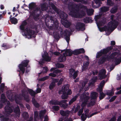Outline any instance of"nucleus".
I'll list each match as a JSON object with an SVG mask.
<instances>
[{
    "mask_svg": "<svg viewBox=\"0 0 121 121\" xmlns=\"http://www.w3.org/2000/svg\"><path fill=\"white\" fill-rule=\"evenodd\" d=\"M32 102L33 104L36 108H38L40 107V105L37 102L33 97L32 98Z\"/></svg>",
    "mask_w": 121,
    "mask_h": 121,
    "instance_id": "nucleus-22",
    "label": "nucleus"
},
{
    "mask_svg": "<svg viewBox=\"0 0 121 121\" xmlns=\"http://www.w3.org/2000/svg\"><path fill=\"white\" fill-rule=\"evenodd\" d=\"M63 88L62 90L64 91V93H66V91L68 90L69 89V87L68 86V85H64L63 86Z\"/></svg>",
    "mask_w": 121,
    "mask_h": 121,
    "instance_id": "nucleus-43",
    "label": "nucleus"
},
{
    "mask_svg": "<svg viewBox=\"0 0 121 121\" xmlns=\"http://www.w3.org/2000/svg\"><path fill=\"white\" fill-rule=\"evenodd\" d=\"M84 22L86 23H88L90 22L92 23L93 22V21L91 17H86L84 18L83 20Z\"/></svg>",
    "mask_w": 121,
    "mask_h": 121,
    "instance_id": "nucleus-23",
    "label": "nucleus"
},
{
    "mask_svg": "<svg viewBox=\"0 0 121 121\" xmlns=\"http://www.w3.org/2000/svg\"><path fill=\"white\" fill-rule=\"evenodd\" d=\"M69 77L71 78L73 77L74 79H75L78 76V71H76L72 68H71L69 69Z\"/></svg>",
    "mask_w": 121,
    "mask_h": 121,
    "instance_id": "nucleus-9",
    "label": "nucleus"
},
{
    "mask_svg": "<svg viewBox=\"0 0 121 121\" xmlns=\"http://www.w3.org/2000/svg\"><path fill=\"white\" fill-rule=\"evenodd\" d=\"M73 54L75 55H77L80 54L78 50H76L73 51Z\"/></svg>",
    "mask_w": 121,
    "mask_h": 121,
    "instance_id": "nucleus-57",
    "label": "nucleus"
},
{
    "mask_svg": "<svg viewBox=\"0 0 121 121\" xmlns=\"http://www.w3.org/2000/svg\"><path fill=\"white\" fill-rule=\"evenodd\" d=\"M113 48L112 46L108 47L106 48L101 50L97 53L96 58H99L98 61L99 65H100L104 64L107 61H108L106 54L110 51L112 50Z\"/></svg>",
    "mask_w": 121,
    "mask_h": 121,
    "instance_id": "nucleus-2",
    "label": "nucleus"
},
{
    "mask_svg": "<svg viewBox=\"0 0 121 121\" xmlns=\"http://www.w3.org/2000/svg\"><path fill=\"white\" fill-rule=\"evenodd\" d=\"M87 116H84V114H82L81 116L82 120L83 121H85L86 119Z\"/></svg>",
    "mask_w": 121,
    "mask_h": 121,
    "instance_id": "nucleus-54",
    "label": "nucleus"
},
{
    "mask_svg": "<svg viewBox=\"0 0 121 121\" xmlns=\"http://www.w3.org/2000/svg\"><path fill=\"white\" fill-rule=\"evenodd\" d=\"M10 106V104L9 103H7V105L5 107L4 112L6 114L9 115L13 112V108Z\"/></svg>",
    "mask_w": 121,
    "mask_h": 121,
    "instance_id": "nucleus-10",
    "label": "nucleus"
},
{
    "mask_svg": "<svg viewBox=\"0 0 121 121\" xmlns=\"http://www.w3.org/2000/svg\"><path fill=\"white\" fill-rule=\"evenodd\" d=\"M74 2H76L77 3L80 2L83 4H86L87 3L86 1L84 0H73Z\"/></svg>",
    "mask_w": 121,
    "mask_h": 121,
    "instance_id": "nucleus-39",
    "label": "nucleus"
},
{
    "mask_svg": "<svg viewBox=\"0 0 121 121\" xmlns=\"http://www.w3.org/2000/svg\"><path fill=\"white\" fill-rule=\"evenodd\" d=\"M0 118L1 121H9V118L1 114H0Z\"/></svg>",
    "mask_w": 121,
    "mask_h": 121,
    "instance_id": "nucleus-26",
    "label": "nucleus"
},
{
    "mask_svg": "<svg viewBox=\"0 0 121 121\" xmlns=\"http://www.w3.org/2000/svg\"><path fill=\"white\" fill-rule=\"evenodd\" d=\"M90 98L89 96L82 94L80 96V99L82 102L81 104V107H85L87 104V102Z\"/></svg>",
    "mask_w": 121,
    "mask_h": 121,
    "instance_id": "nucleus-8",
    "label": "nucleus"
},
{
    "mask_svg": "<svg viewBox=\"0 0 121 121\" xmlns=\"http://www.w3.org/2000/svg\"><path fill=\"white\" fill-rule=\"evenodd\" d=\"M85 24L81 22H78L76 24V29L79 30L84 31L85 30Z\"/></svg>",
    "mask_w": 121,
    "mask_h": 121,
    "instance_id": "nucleus-11",
    "label": "nucleus"
},
{
    "mask_svg": "<svg viewBox=\"0 0 121 121\" xmlns=\"http://www.w3.org/2000/svg\"><path fill=\"white\" fill-rule=\"evenodd\" d=\"M59 107L58 106L55 105L52 106V109L55 111H58L59 110Z\"/></svg>",
    "mask_w": 121,
    "mask_h": 121,
    "instance_id": "nucleus-53",
    "label": "nucleus"
},
{
    "mask_svg": "<svg viewBox=\"0 0 121 121\" xmlns=\"http://www.w3.org/2000/svg\"><path fill=\"white\" fill-rule=\"evenodd\" d=\"M51 6L52 9L59 15L62 21L67 19L68 15L66 13L62 11H59V9L53 4H51Z\"/></svg>",
    "mask_w": 121,
    "mask_h": 121,
    "instance_id": "nucleus-4",
    "label": "nucleus"
},
{
    "mask_svg": "<svg viewBox=\"0 0 121 121\" xmlns=\"http://www.w3.org/2000/svg\"><path fill=\"white\" fill-rule=\"evenodd\" d=\"M58 80L59 79L58 78H53V81L51 83L49 86V88L50 90H52L55 87L56 83L57 82Z\"/></svg>",
    "mask_w": 121,
    "mask_h": 121,
    "instance_id": "nucleus-13",
    "label": "nucleus"
},
{
    "mask_svg": "<svg viewBox=\"0 0 121 121\" xmlns=\"http://www.w3.org/2000/svg\"><path fill=\"white\" fill-rule=\"evenodd\" d=\"M25 26L21 25L20 26V29L22 32L26 31V33H25V36L27 37L28 39L31 38L32 37L35 38V36L34 35L35 33V32L34 30H31L30 28L26 27L25 29Z\"/></svg>",
    "mask_w": 121,
    "mask_h": 121,
    "instance_id": "nucleus-3",
    "label": "nucleus"
},
{
    "mask_svg": "<svg viewBox=\"0 0 121 121\" xmlns=\"http://www.w3.org/2000/svg\"><path fill=\"white\" fill-rule=\"evenodd\" d=\"M68 56H72L73 54V52H72L71 49H69L68 51Z\"/></svg>",
    "mask_w": 121,
    "mask_h": 121,
    "instance_id": "nucleus-61",
    "label": "nucleus"
},
{
    "mask_svg": "<svg viewBox=\"0 0 121 121\" xmlns=\"http://www.w3.org/2000/svg\"><path fill=\"white\" fill-rule=\"evenodd\" d=\"M1 47L4 48V49L6 50L10 48L11 46L10 45L6 43H4L1 46Z\"/></svg>",
    "mask_w": 121,
    "mask_h": 121,
    "instance_id": "nucleus-27",
    "label": "nucleus"
},
{
    "mask_svg": "<svg viewBox=\"0 0 121 121\" xmlns=\"http://www.w3.org/2000/svg\"><path fill=\"white\" fill-rule=\"evenodd\" d=\"M98 96V94L95 92L93 91L91 92L90 95L91 100H96Z\"/></svg>",
    "mask_w": 121,
    "mask_h": 121,
    "instance_id": "nucleus-19",
    "label": "nucleus"
},
{
    "mask_svg": "<svg viewBox=\"0 0 121 121\" xmlns=\"http://www.w3.org/2000/svg\"><path fill=\"white\" fill-rule=\"evenodd\" d=\"M82 108L79 110V111L78 112V116H80L81 115L83 112V109L84 107H82Z\"/></svg>",
    "mask_w": 121,
    "mask_h": 121,
    "instance_id": "nucleus-51",
    "label": "nucleus"
},
{
    "mask_svg": "<svg viewBox=\"0 0 121 121\" xmlns=\"http://www.w3.org/2000/svg\"><path fill=\"white\" fill-rule=\"evenodd\" d=\"M56 66L58 68H63L65 67V65L61 63H58L56 65Z\"/></svg>",
    "mask_w": 121,
    "mask_h": 121,
    "instance_id": "nucleus-40",
    "label": "nucleus"
},
{
    "mask_svg": "<svg viewBox=\"0 0 121 121\" xmlns=\"http://www.w3.org/2000/svg\"><path fill=\"white\" fill-rule=\"evenodd\" d=\"M42 57L43 58L45 61L47 62L50 61L51 60V58L48 55H43L42 56Z\"/></svg>",
    "mask_w": 121,
    "mask_h": 121,
    "instance_id": "nucleus-28",
    "label": "nucleus"
},
{
    "mask_svg": "<svg viewBox=\"0 0 121 121\" xmlns=\"http://www.w3.org/2000/svg\"><path fill=\"white\" fill-rule=\"evenodd\" d=\"M29 62L28 60H25L22 61L21 63L19 64L18 66L20 70L17 71L19 73L21 71L22 74H23L25 71V67H26L28 66Z\"/></svg>",
    "mask_w": 121,
    "mask_h": 121,
    "instance_id": "nucleus-6",
    "label": "nucleus"
},
{
    "mask_svg": "<svg viewBox=\"0 0 121 121\" xmlns=\"http://www.w3.org/2000/svg\"><path fill=\"white\" fill-rule=\"evenodd\" d=\"M105 29L106 31H107L108 32L110 31L111 32H112L115 30L113 29V27L109 23L108 24V27L105 26L102 27V28L103 29H105Z\"/></svg>",
    "mask_w": 121,
    "mask_h": 121,
    "instance_id": "nucleus-17",
    "label": "nucleus"
},
{
    "mask_svg": "<svg viewBox=\"0 0 121 121\" xmlns=\"http://www.w3.org/2000/svg\"><path fill=\"white\" fill-rule=\"evenodd\" d=\"M10 20L11 23L14 24H16L18 22L17 19L16 18L14 17L11 18Z\"/></svg>",
    "mask_w": 121,
    "mask_h": 121,
    "instance_id": "nucleus-34",
    "label": "nucleus"
},
{
    "mask_svg": "<svg viewBox=\"0 0 121 121\" xmlns=\"http://www.w3.org/2000/svg\"><path fill=\"white\" fill-rule=\"evenodd\" d=\"M28 91L32 96H34L36 94L35 92L32 89H28Z\"/></svg>",
    "mask_w": 121,
    "mask_h": 121,
    "instance_id": "nucleus-37",
    "label": "nucleus"
},
{
    "mask_svg": "<svg viewBox=\"0 0 121 121\" xmlns=\"http://www.w3.org/2000/svg\"><path fill=\"white\" fill-rule=\"evenodd\" d=\"M13 112L18 117L20 116L21 112L19 107L17 105L13 109Z\"/></svg>",
    "mask_w": 121,
    "mask_h": 121,
    "instance_id": "nucleus-18",
    "label": "nucleus"
},
{
    "mask_svg": "<svg viewBox=\"0 0 121 121\" xmlns=\"http://www.w3.org/2000/svg\"><path fill=\"white\" fill-rule=\"evenodd\" d=\"M5 86L4 83H2L0 86V89L1 91L4 90V88Z\"/></svg>",
    "mask_w": 121,
    "mask_h": 121,
    "instance_id": "nucleus-59",
    "label": "nucleus"
},
{
    "mask_svg": "<svg viewBox=\"0 0 121 121\" xmlns=\"http://www.w3.org/2000/svg\"><path fill=\"white\" fill-rule=\"evenodd\" d=\"M48 78L49 77L47 76L41 78L39 80L40 81H43L48 79Z\"/></svg>",
    "mask_w": 121,
    "mask_h": 121,
    "instance_id": "nucleus-58",
    "label": "nucleus"
},
{
    "mask_svg": "<svg viewBox=\"0 0 121 121\" xmlns=\"http://www.w3.org/2000/svg\"><path fill=\"white\" fill-rule=\"evenodd\" d=\"M15 100L16 101V103L17 104H18L20 106L21 108H24V106L22 104L20 103L19 102L17 101L16 99H15Z\"/></svg>",
    "mask_w": 121,
    "mask_h": 121,
    "instance_id": "nucleus-63",
    "label": "nucleus"
},
{
    "mask_svg": "<svg viewBox=\"0 0 121 121\" xmlns=\"http://www.w3.org/2000/svg\"><path fill=\"white\" fill-rule=\"evenodd\" d=\"M25 90H23L21 91L22 93L20 95L22 96V97L25 96V95H26V94Z\"/></svg>",
    "mask_w": 121,
    "mask_h": 121,
    "instance_id": "nucleus-56",
    "label": "nucleus"
},
{
    "mask_svg": "<svg viewBox=\"0 0 121 121\" xmlns=\"http://www.w3.org/2000/svg\"><path fill=\"white\" fill-rule=\"evenodd\" d=\"M114 59L115 60L114 62L116 65L119 64L121 62V57L118 58L115 57Z\"/></svg>",
    "mask_w": 121,
    "mask_h": 121,
    "instance_id": "nucleus-35",
    "label": "nucleus"
},
{
    "mask_svg": "<svg viewBox=\"0 0 121 121\" xmlns=\"http://www.w3.org/2000/svg\"><path fill=\"white\" fill-rule=\"evenodd\" d=\"M1 100L0 102L3 103H4L6 102L7 100L5 98V95L4 93L2 94L1 95Z\"/></svg>",
    "mask_w": 121,
    "mask_h": 121,
    "instance_id": "nucleus-30",
    "label": "nucleus"
},
{
    "mask_svg": "<svg viewBox=\"0 0 121 121\" xmlns=\"http://www.w3.org/2000/svg\"><path fill=\"white\" fill-rule=\"evenodd\" d=\"M36 7L35 4L33 2L30 4L29 5V8L30 9L33 10Z\"/></svg>",
    "mask_w": 121,
    "mask_h": 121,
    "instance_id": "nucleus-36",
    "label": "nucleus"
},
{
    "mask_svg": "<svg viewBox=\"0 0 121 121\" xmlns=\"http://www.w3.org/2000/svg\"><path fill=\"white\" fill-rule=\"evenodd\" d=\"M70 38L69 36L66 35L65 37V39L67 42L68 44H69V41Z\"/></svg>",
    "mask_w": 121,
    "mask_h": 121,
    "instance_id": "nucleus-62",
    "label": "nucleus"
},
{
    "mask_svg": "<svg viewBox=\"0 0 121 121\" xmlns=\"http://www.w3.org/2000/svg\"><path fill=\"white\" fill-rule=\"evenodd\" d=\"M118 10V8L117 6H113L110 10V12L112 13H116Z\"/></svg>",
    "mask_w": 121,
    "mask_h": 121,
    "instance_id": "nucleus-32",
    "label": "nucleus"
},
{
    "mask_svg": "<svg viewBox=\"0 0 121 121\" xmlns=\"http://www.w3.org/2000/svg\"><path fill=\"white\" fill-rule=\"evenodd\" d=\"M105 73L106 71L104 69H102L99 71L98 75L100 80L106 77Z\"/></svg>",
    "mask_w": 121,
    "mask_h": 121,
    "instance_id": "nucleus-14",
    "label": "nucleus"
},
{
    "mask_svg": "<svg viewBox=\"0 0 121 121\" xmlns=\"http://www.w3.org/2000/svg\"><path fill=\"white\" fill-rule=\"evenodd\" d=\"M83 6L81 4L74 5L72 4H68V7L70 11L69 14L76 18H81L84 17L86 15L85 11L81 10L80 13L79 12L80 8H82Z\"/></svg>",
    "mask_w": 121,
    "mask_h": 121,
    "instance_id": "nucleus-1",
    "label": "nucleus"
},
{
    "mask_svg": "<svg viewBox=\"0 0 121 121\" xmlns=\"http://www.w3.org/2000/svg\"><path fill=\"white\" fill-rule=\"evenodd\" d=\"M107 4L108 5L110 6H112L114 4L112 0H107Z\"/></svg>",
    "mask_w": 121,
    "mask_h": 121,
    "instance_id": "nucleus-46",
    "label": "nucleus"
},
{
    "mask_svg": "<svg viewBox=\"0 0 121 121\" xmlns=\"http://www.w3.org/2000/svg\"><path fill=\"white\" fill-rule=\"evenodd\" d=\"M26 20L27 22V24H30L31 26V29H37V26L35 24L33 20L29 19H28Z\"/></svg>",
    "mask_w": 121,
    "mask_h": 121,
    "instance_id": "nucleus-12",
    "label": "nucleus"
},
{
    "mask_svg": "<svg viewBox=\"0 0 121 121\" xmlns=\"http://www.w3.org/2000/svg\"><path fill=\"white\" fill-rule=\"evenodd\" d=\"M64 80V79L62 78H61L60 80H58L57 82V85L58 86L60 85L62 83V82H63Z\"/></svg>",
    "mask_w": 121,
    "mask_h": 121,
    "instance_id": "nucleus-55",
    "label": "nucleus"
},
{
    "mask_svg": "<svg viewBox=\"0 0 121 121\" xmlns=\"http://www.w3.org/2000/svg\"><path fill=\"white\" fill-rule=\"evenodd\" d=\"M96 4V5H94V3L92 2V6L94 8H98L101 6V4H102L101 1V0H94Z\"/></svg>",
    "mask_w": 121,
    "mask_h": 121,
    "instance_id": "nucleus-15",
    "label": "nucleus"
},
{
    "mask_svg": "<svg viewBox=\"0 0 121 121\" xmlns=\"http://www.w3.org/2000/svg\"><path fill=\"white\" fill-rule=\"evenodd\" d=\"M23 117L26 120L29 118L28 113L27 112H24L23 114Z\"/></svg>",
    "mask_w": 121,
    "mask_h": 121,
    "instance_id": "nucleus-42",
    "label": "nucleus"
},
{
    "mask_svg": "<svg viewBox=\"0 0 121 121\" xmlns=\"http://www.w3.org/2000/svg\"><path fill=\"white\" fill-rule=\"evenodd\" d=\"M106 56L108 61L110 59H113L114 58V57L112 54L109 56H108V55H107L106 54Z\"/></svg>",
    "mask_w": 121,
    "mask_h": 121,
    "instance_id": "nucleus-50",
    "label": "nucleus"
},
{
    "mask_svg": "<svg viewBox=\"0 0 121 121\" xmlns=\"http://www.w3.org/2000/svg\"><path fill=\"white\" fill-rule=\"evenodd\" d=\"M67 101L66 100H61L60 101L57 100H53L50 101L49 103L52 105H59L61 107L65 109L68 106V104L66 103Z\"/></svg>",
    "mask_w": 121,
    "mask_h": 121,
    "instance_id": "nucleus-5",
    "label": "nucleus"
},
{
    "mask_svg": "<svg viewBox=\"0 0 121 121\" xmlns=\"http://www.w3.org/2000/svg\"><path fill=\"white\" fill-rule=\"evenodd\" d=\"M62 22H63L62 24L65 27L68 28L70 27L71 25L70 22L67 20V19L62 21Z\"/></svg>",
    "mask_w": 121,
    "mask_h": 121,
    "instance_id": "nucleus-20",
    "label": "nucleus"
},
{
    "mask_svg": "<svg viewBox=\"0 0 121 121\" xmlns=\"http://www.w3.org/2000/svg\"><path fill=\"white\" fill-rule=\"evenodd\" d=\"M101 16L100 15H98L95 16L94 18L96 22V23L98 22V20L100 19L101 17Z\"/></svg>",
    "mask_w": 121,
    "mask_h": 121,
    "instance_id": "nucleus-48",
    "label": "nucleus"
},
{
    "mask_svg": "<svg viewBox=\"0 0 121 121\" xmlns=\"http://www.w3.org/2000/svg\"><path fill=\"white\" fill-rule=\"evenodd\" d=\"M117 97V96L116 95L112 96L109 100V102H111L113 101Z\"/></svg>",
    "mask_w": 121,
    "mask_h": 121,
    "instance_id": "nucleus-60",
    "label": "nucleus"
},
{
    "mask_svg": "<svg viewBox=\"0 0 121 121\" xmlns=\"http://www.w3.org/2000/svg\"><path fill=\"white\" fill-rule=\"evenodd\" d=\"M109 23L110 25L115 29L117 27L119 24V22L117 20L114 19L112 21L109 22Z\"/></svg>",
    "mask_w": 121,
    "mask_h": 121,
    "instance_id": "nucleus-16",
    "label": "nucleus"
},
{
    "mask_svg": "<svg viewBox=\"0 0 121 121\" xmlns=\"http://www.w3.org/2000/svg\"><path fill=\"white\" fill-rule=\"evenodd\" d=\"M70 113V111L68 110L65 111H64L63 110H61L60 112V114L63 116H66L67 114L68 115Z\"/></svg>",
    "mask_w": 121,
    "mask_h": 121,
    "instance_id": "nucleus-24",
    "label": "nucleus"
},
{
    "mask_svg": "<svg viewBox=\"0 0 121 121\" xmlns=\"http://www.w3.org/2000/svg\"><path fill=\"white\" fill-rule=\"evenodd\" d=\"M96 104V100H91L89 102L87 103V106L90 107Z\"/></svg>",
    "mask_w": 121,
    "mask_h": 121,
    "instance_id": "nucleus-25",
    "label": "nucleus"
},
{
    "mask_svg": "<svg viewBox=\"0 0 121 121\" xmlns=\"http://www.w3.org/2000/svg\"><path fill=\"white\" fill-rule=\"evenodd\" d=\"M40 8H39L38 7H37L35 9L33 10V11L32 12V13L33 14L35 15V13H36L38 11H40Z\"/></svg>",
    "mask_w": 121,
    "mask_h": 121,
    "instance_id": "nucleus-49",
    "label": "nucleus"
},
{
    "mask_svg": "<svg viewBox=\"0 0 121 121\" xmlns=\"http://www.w3.org/2000/svg\"><path fill=\"white\" fill-rule=\"evenodd\" d=\"M66 58V57L65 56L61 55L58 58V60L60 62H63L65 60Z\"/></svg>",
    "mask_w": 121,
    "mask_h": 121,
    "instance_id": "nucleus-29",
    "label": "nucleus"
},
{
    "mask_svg": "<svg viewBox=\"0 0 121 121\" xmlns=\"http://www.w3.org/2000/svg\"><path fill=\"white\" fill-rule=\"evenodd\" d=\"M46 111L45 110H42L39 113V117L40 118H43L44 115Z\"/></svg>",
    "mask_w": 121,
    "mask_h": 121,
    "instance_id": "nucleus-38",
    "label": "nucleus"
},
{
    "mask_svg": "<svg viewBox=\"0 0 121 121\" xmlns=\"http://www.w3.org/2000/svg\"><path fill=\"white\" fill-rule=\"evenodd\" d=\"M94 11L93 9H89L88 11L87 12V14L88 15H92L93 14Z\"/></svg>",
    "mask_w": 121,
    "mask_h": 121,
    "instance_id": "nucleus-41",
    "label": "nucleus"
},
{
    "mask_svg": "<svg viewBox=\"0 0 121 121\" xmlns=\"http://www.w3.org/2000/svg\"><path fill=\"white\" fill-rule=\"evenodd\" d=\"M106 93L105 94L106 95H108L109 96H112L114 94V92H113L112 89L111 90H106Z\"/></svg>",
    "mask_w": 121,
    "mask_h": 121,
    "instance_id": "nucleus-33",
    "label": "nucleus"
},
{
    "mask_svg": "<svg viewBox=\"0 0 121 121\" xmlns=\"http://www.w3.org/2000/svg\"><path fill=\"white\" fill-rule=\"evenodd\" d=\"M109 7L108 6H104L100 8V11L101 12L104 13L106 12L109 10Z\"/></svg>",
    "mask_w": 121,
    "mask_h": 121,
    "instance_id": "nucleus-31",
    "label": "nucleus"
},
{
    "mask_svg": "<svg viewBox=\"0 0 121 121\" xmlns=\"http://www.w3.org/2000/svg\"><path fill=\"white\" fill-rule=\"evenodd\" d=\"M68 95L66 94V93H64L61 96V98L62 99H67L68 98Z\"/></svg>",
    "mask_w": 121,
    "mask_h": 121,
    "instance_id": "nucleus-45",
    "label": "nucleus"
},
{
    "mask_svg": "<svg viewBox=\"0 0 121 121\" xmlns=\"http://www.w3.org/2000/svg\"><path fill=\"white\" fill-rule=\"evenodd\" d=\"M106 21L104 19H102L101 20H99L98 22L96 23V24L98 26H102L106 23Z\"/></svg>",
    "mask_w": 121,
    "mask_h": 121,
    "instance_id": "nucleus-21",
    "label": "nucleus"
},
{
    "mask_svg": "<svg viewBox=\"0 0 121 121\" xmlns=\"http://www.w3.org/2000/svg\"><path fill=\"white\" fill-rule=\"evenodd\" d=\"M105 83V82L104 80H102L99 84L100 86H101V87H103Z\"/></svg>",
    "mask_w": 121,
    "mask_h": 121,
    "instance_id": "nucleus-64",
    "label": "nucleus"
},
{
    "mask_svg": "<svg viewBox=\"0 0 121 121\" xmlns=\"http://www.w3.org/2000/svg\"><path fill=\"white\" fill-rule=\"evenodd\" d=\"M45 61L43 58L42 59L40 60L39 61V63L40 66H42L44 63Z\"/></svg>",
    "mask_w": 121,
    "mask_h": 121,
    "instance_id": "nucleus-52",
    "label": "nucleus"
},
{
    "mask_svg": "<svg viewBox=\"0 0 121 121\" xmlns=\"http://www.w3.org/2000/svg\"><path fill=\"white\" fill-rule=\"evenodd\" d=\"M50 20L49 22L52 23L51 24L52 26H49V28L50 29H57L58 27L59 23L58 21L57 20H55L54 18L52 16L49 17Z\"/></svg>",
    "mask_w": 121,
    "mask_h": 121,
    "instance_id": "nucleus-7",
    "label": "nucleus"
},
{
    "mask_svg": "<svg viewBox=\"0 0 121 121\" xmlns=\"http://www.w3.org/2000/svg\"><path fill=\"white\" fill-rule=\"evenodd\" d=\"M24 99L25 100L27 103H29L30 101V99H29V96L28 95H26L24 96L23 97Z\"/></svg>",
    "mask_w": 121,
    "mask_h": 121,
    "instance_id": "nucleus-47",
    "label": "nucleus"
},
{
    "mask_svg": "<svg viewBox=\"0 0 121 121\" xmlns=\"http://www.w3.org/2000/svg\"><path fill=\"white\" fill-rule=\"evenodd\" d=\"M106 94H104L103 92H102L100 93L99 99L100 100L103 99L105 96Z\"/></svg>",
    "mask_w": 121,
    "mask_h": 121,
    "instance_id": "nucleus-44",
    "label": "nucleus"
}]
</instances>
